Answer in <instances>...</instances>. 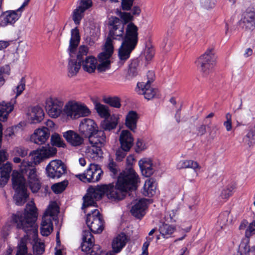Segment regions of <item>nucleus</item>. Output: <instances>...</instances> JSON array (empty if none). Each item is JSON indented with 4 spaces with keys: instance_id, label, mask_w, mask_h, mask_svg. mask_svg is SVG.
I'll list each match as a JSON object with an SVG mask.
<instances>
[{
    "instance_id": "obj_1",
    "label": "nucleus",
    "mask_w": 255,
    "mask_h": 255,
    "mask_svg": "<svg viewBox=\"0 0 255 255\" xmlns=\"http://www.w3.org/2000/svg\"><path fill=\"white\" fill-rule=\"evenodd\" d=\"M139 178L134 169L126 168L119 175L116 184L110 183L90 187L83 197L82 209L90 206H95L96 201L100 200L106 195L112 200H120L124 198L126 192L135 190L138 187Z\"/></svg>"
},
{
    "instance_id": "obj_2",
    "label": "nucleus",
    "mask_w": 255,
    "mask_h": 255,
    "mask_svg": "<svg viewBox=\"0 0 255 255\" xmlns=\"http://www.w3.org/2000/svg\"><path fill=\"white\" fill-rule=\"evenodd\" d=\"M37 208L33 203L27 204L24 212L18 211L12 216L13 222L16 224V228L22 229L26 233V236L21 239L17 246V251L15 255H32L27 253L26 238L31 233H37V226L35 221L37 218Z\"/></svg>"
},
{
    "instance_id": "obj_3",
    "label": "nucleus",
    "mask_w": 255,
    "mask_h": 255,
    "mask_svg": "<svg viewBox=\"0 0 255 255\" xmlns=\"http://www.w3.org/2000/svg\"><path fill=\"white\" fill-rule=\"evenodd\" d=\"M86 224L90 230H84L82 232V243L81 245L82 251L85 255H101L102 251L98 245H94L93 233H101L104 228V221L102 216L97 209L91 211L87 214Z\"/></svg>"
},
{
    "instance_id": "obj_4",
    "label": "nucleus",
    "mask_w": 255,
    "mask_h": 255,
    "mask_svg": "<svg viewBox=\"0 0 255 255\" xmlns=\"http://www.w3.org/2000/svg\"><path fill=\"white\" fill-rule=\"evenodd\" d=\"M31 155V154H30ZM32 161L23 160L20 166L21 175L27 176L29 187L33 193H37L41 188V183L37 174L35 165L39 163L42 158L40 155L35 153L32 155Z\"/></svg>"
},
{
    "instance_id": "obj_5",
    "label": "nucleus",
    "mask_w": 255,
    "mask_h": 255,
    "mask_svg": "<svg viewBox=\"0 0 255 255\" xmlns=\"http://www.w3.org/2000/svg\"><path fill=\"white\" fill-rule=\"evenodd\" d=\"M13 188L15 191L13 199L17 205L21 206L25 203L28 197L27 193L26 180L23 176L16 171L12 174Z\"/></svg>"
},
{
    "instance_id": "obj_6",
    "label": "nucleus",
    "mask_w": 255,
    "mask_h": 255,
    "mask_svg": "<svg viewBox=\"0 0 255 255\" xmlns=\"http://www.w3.org/2000/svg\"><path fill=\"white\" fill-rule=\"evenodd\" d=\"M216 60V57L212 48H208L197 59L196 61L197 66L204 77L208 76L213 72Z\"/></svg>"
},
{
    "instance_id": "obj_7",
    "label": "nucleus",
    "mask_w": 255,
    "mask_h": 255,
    "mask_svg": "<svg viewBox=\"0 0 255 255\" xmlns=\"http://www.w3.org/2000/svg\"><path fill=\"white\" fill-rule=\"evenodd\" d=\"M59 212L58 208L55 204L50 205L42 217L40 227V233L43 236H48L53 231L52 220L57 219Z\"/></svg>"
},
{
    "instance_id": "obj_8",
    "label": "nucleus",
    "mask_w": 255,
    "mask_h": 255,
    "mask_svg": "<svg viewBox=\"0 0 255 255\" xmlns=\"http://www.w3.org/2000/svg\"><path fill=\"white\" fill-rule=\"evenodd\" d=\"M114 51V47L112 40L108 38L104 45L103 51L98 55L99 63L97 64V69L99 72H103L109 69L111 67V57Z\"/></svg>"
},
{
    "instance_id": "obj_9",
    "label": "nucleus",
    "mask_w": 255,
    "mask_h": 255,
    "mask_svg": "<svg viewBox=\"0 0 255 255\" xmlns=\"http://www.w3.org/2000/svg\"><path fill=\"white\" fill-rule=\"evenodd\" d=\"M103 171L98 165L91 163L83 174H79L76 176L85 182H95L100 180Z\"/></svg>"
},
{
    "instance_id": "obj_10",
    "label": "nucleus",
    "mask_w": 255,
    "mask_h": 255,
    "mask_svg": "<svg viewBox=\"0 0 255 255\" xmlns=\"http://www.w3.org/2000/svg\"><path fill=\"white\" fill-rule=\"evenodd\" d=\"M110 29L109 36L107 37L115 39L123 38L124 24L118 17H112L109 20ZM112 41V40H111Z\"/></svg>"
},
{
    "instance_id": "obj_11",
    "label": "nucleus",
    "mask_w": 255,
    "mask_h": 255,
    "mask_svg": "<svg viewBox=\"0 0 255 255\" xmlns=\"http://www.w3.org/2000/svg\"><path fill=\"white\" fill-rule=\"evenodd\" d=\"M47 175L51 178H59L66 173V167L60 160H53L46 166Z\"/></svg>"
},
{
    "instance_id": "obj_12",
    "label": "nucleus",
    "mask_w": 255,
    "mask_h": 255,
    "mask_svg": "<svg viewBox=\"0 0 255 255\" xmlns=\"http://www.w3.org/2000/svg\"><path fill=\"white\" fill-rule=\"evenodd\" d=\"M63 105V102L57 99L49 98L46 101L45 108L51 117L56 118L61 113Z\"/></svg>"
},
{
    "instance_id": "obj_13",
    "label": "nucleus",
    "mask_w": 255,
    "mask_h": 255,
    "mask_svg": "<svg viewBox=\"0 0 255 255\" xmlns=\"http://www.w3.org/2000/svg\"><path fill=\"white\" fill-rule=\"evenodd\" d=\"M149 82H139L137 84L136 92L140 95H144V98L150 100L158 96V91L157 89L152 88Z\"/></svg>"
},
{
    "instance_id": "obj_14",
    "label": "nucleus",
    "mask_w": 255,
    "mask_h": 255,
    "mask_svg": "<svg viewBox=\"0 0 255 255\" xmlns=\"http://www.w3.org/2000/svg\"><path fill=\"white\" fill-rule=\"evenodd\" d=\"M16 103L15 99H12L10 102L6 103L2 101L0 103V121L4 122L7 119L8 114L13 110V105ZM2 125L0 123V143L2 137Z\"/></svg>"
},
{
    "instance_id": "obj_15",
    "label": "nucleus",
    "mask_w": 255,
    "mask_h": 255,
    "mask_svg": "<svg viewBox=\"0 0 255 255\" xmlns=\"http://www.w3.org/2000/svg\"><path fill=\"white\" fill-rule=\"evenodd\" d=\"M138 27L132 22H129L126 29L123 41L136 45L138 41Z\"/></svg>"
},
{
    "instance_id": "obj_16",
    "label": "nucleus",
    "mask_w": 255,
    "mask_h": 255,
    "mask_svg": "<svg viewBox=\"0 0 255 255\" xmlns=\"http://www.w3.org/2000/svg\"><path fill=\"white\" fill-rule=\"evenodd\" d=\"M97 125L94 121L90 119H83L79 125V131L85 137H89L97 129Z\"/></svg>"
},
{
    "instance_id": "obj_17",
    "label": "nucleus",
    "mask_w": 255,
    "mask_h": 255,
    "mask_svg": "<svg viewBox=\"0 0 255 255\" xmlns=\"http://www.w3.org/2000/svg\"><path fill=\"white\" fill-rule=\"evenodd\" d=\"M63 136L72 146L79 147L84 143V138L79 133L72 130L63 132Z\"/></svg>"
},
{
    "instance_id": "obj_18",
    "label": "nucleus",
    "mask_w": 255,
    "mask_h": 255,
    "mask_svg": "<svg viewBox=\"0 0 255 255\" xmlns=\"http://www.w3.org/2000/svg\"><path fill=\"white\" fill-rule=\"evenodd\" d=\"M21 16V13L16 10H8L2 13L0 16V25L5 26L13 24Z\"/></svg>"
},
{
    "instance_id": "obj_19",
    "label": "nucleus",
    "mask_w": 255,
    "mask_h": 255,
    "mask_svg": "<svg viewBox=\"0 0 255 255\" xmlns=\"http://www.w3.org/2000/svg\"><path fill=\"white\" fill-rule=\"evenodd\" d=\"M92 5L91 0H81L79 6L73 13V19L76 24H79L84 15V12Z\"/></svg>"
},
{
    "instance_id": "obj_20",
    "label": "nucleus",
    "mask_w": 255,
    "mask_h": 255,
    "mask_svg": "<svg viewBox=\"0 0 255 255\" xmlns=\"http://www.w3.org/2000/svg\"><path fill=\"white\" fill-rule=\"evenodd\" d=\"M50 132L47 128L37 129L31 136V140L36 144H42L44 143L49 138Z\"/></svg>"
},
{
    "instance_id": "obj_21",
    "label": "nucleus",
    "mask_w": 255,
    "mask_h": 255,
    "mask_svg": "<svg viewBox=\"0 0 255 255\" xmlns=\"http://www.w3.org/2000/svg\"><path fill=\"white\" fill-rule=\"evenodd\" d=\"M120 146L126 150H130L133 145V137L129 131L123 130L119 136Z\"/></svg>"
},
{
    "instance_id": "obj_22",
    "label": "nucleus",
    "mask_w": 255,
    "mask_h": 255,
    "mask_svg": "<svg viewBox=\"0 0 255 255\" xmlns=\"http://www.w3.org/2000/svg\"><path fill=\"white\" fill-rule=\"evenodd\" d=\"M147 208L146 200L142 199L137 201L130 210L132 215L138 219H140L145 214Z\"/></svg>"
},
{
    "instance_id": "obj_23",
    "label": "nucleus",
    "mask_w": 255,
    "mask_h": 255,
    "mask_svg": "<svg viewBox=\"0 0 255 255\" xmlns=\"http://www.w3.org/2000/svg\"><path fill=\"white\" fill-rule=\"evenodd\" d=\"M80 36L79 30L77 27L71 30V37L70 41L69 53L71 58H73L75 54V51L79 43Z\"/></svg>"
},
{
    "instance_id": "obj_24",
    "label": "nucleus",
    "mask_w": 255,
    "mask_h": 255,
    "mask_svg": "<svg viewBox=\"0 0 255 255\" xmlns=\"http://www.w3.org/2000/svg\"><path fill=\"white\" fill-rule=\"evenodd\" d=\"M28 120L31 124H37L41 122L44 116L42 109L39 107H34L28 114Z\"/></svg>"
},
{
    "instance_id": "obj_25",
    "label": "nucleus",
    "mask_w": 255,
    "mask_h": 255,
    "mask_svg": "<svg viewBox=\"0 0 255 255\" xmlns=\"http://www.w3.org/2000/svg\"><path fill=\"white\" fill-rule=\"evenodd\" d=\"M91 145L103 146L106 143V136L104 130L97 129L88 137Z\"/></svg>"
},
{
    "instance_id": "obj_26",
    "label": "nucleus",
    "mask_w": 255,
    "mask_h": 255,
    "mask_svg": "<svg viewBox=\"0 0 255 255\" xmlns=\"http://www.w3.org/2000/svg\"><path fill=\"white\" fill-rule=\"evenodd\" d=\"M127 242V237L125 233H122L114 238L112 247L115 253H119L126 246Z\"/></svg>"
},
{
    "instance_id": "obj_27",
    "label": "nucleus",
    "mask_w": 255,
    "mask_h": 255,
    "mask_svg": "<svg viewBox=\"0 0 255 255\" xmlns=\"http://www.w3.org/2000/svg\"><path fill=\"white\" fill-rule=\"evenodd\" d=\"M138 165L142 174L145 177H150L154 171L150 159H141L138 161Z\"/></svg>"
},
{
    "instance_id": "obj_28",
    "label": "nucleus",
    "mask_w": 255,
    "mask_h": 255,
    "mask_svg": "<svg viewBox=\"0 0 255 255\" xmlns=\"http://www.w3.org/2000/svg\"><path fill=\"white\" fill-rule=\"evenodd\" d=\"M246 29H253L255 28V11L247 10L244 14L241 20Z\"/></svg>"
},
{
    "instance_id": "obj_29",
    "label": "nucleus",
    "mask_w": 255,
    "mask_h": 255,
    "mask_svg": "<svg viewBox=\"0 0 255 255\" xmlns=\"http://www.w3.org/2000/svg\"><path fill=\"white\" fill-rule=\"evenodd\" d=\"M135 45L123 41L119 49V57L121 61H125L130 56L131 51L135 48Z\"/></svg>"
},
{
    "instance_id": "obj_30",
    "label": "nucleus",
    "mask_w": 255,
    "mask_h": 255,
    "mask_svg": "<svg viewBox=\"0 0 255 255\" xmlns=\"http://www.w3.org/2000/svg\"><path fill=\"white\" fill-rule=\"evenodd\" d=\"M97 59L93 56H86L81 62L83 69L89 73L95 72L97 68Z\"/></svg>"
},
{
    "instance_id": "obj_31",
    "label": "nucleus",
    "mask_w": 255,
    "mask_h": 255,
    "mask_svg": "<svg viewBox=\"0 0 255 255\" xmlns=\"http://www.w3.org/2000/svg\"><path fill=\"white\" fill-rule=\"evenodd\" d=\"M139 119L137 113L134 111L128 112L126 116L125 125L131 130L134 131L136 128V124Z\"/></svg>"
},
{
    "instance_id": "obj_32",
    "label": "nucleus",
    "mask_w": 255,
    "mask_h": 255,
    "mask_svg": "<svg viewBox=\"0 0 255 255\" xmlns=\"http://www.w3.org/2000/svg\"><path fill=\"white\" fill-rule=\"evenodd\" d=\"M156 184L153 178H149L145 182L142 193L145 196L152 197L156 193Z\"/></svg>"
},
{
    "instance_id": "obj_33",
    "label": "nucleus",
    "mask_w": 255,
    "mask_h": 255,
    "mask_svg": "<svg viewBox=\"0 0 255 255\" xmlns=\"http://www.w3.org/2000/svg\"><path fill=\"white\" fill-rule=\"evenodd\" d=\"M77 108V102L75 101H69L65 105L63 112L68 118L76 119Z\"/></svg>"
},
{
    "instance_id": "obj_34",
    "label": "nucleus",
    "mask_w": 255,
    "mask_h": 255,
    "mask_svg": "<svg viewBox=\"0 0 255 255\" xmlns=\"http://www.w3.org/2000/svg\"><path fill=\"white\" fill-rule=\"evenodd\" d=\"M178 169L191 168L195 171L201 169V166L197 161L191 159L181 160L177 164Z\"/></svg>"
},
{
    "instance_id": "obj_35",
    "label": "nucleus",
    "mask_w": 255,
    "mask_h": 255,
    "mask_svg": "<svg viewBox=\"0 0 255 255\" xmlns=\"http://www.w3.org/2000/svg\"><path fill=\"white\" fill-rule=\"evenodd\" d=\"M118 124V119L115 116L111 117L110 120L105 119L101 124V128L106 131H110L116 128Z\"/></svg>"
},
{
    "instance_id": "obj_36",
    "label": "nucleus",
    "mask_w": 255,
    "mask_h": 255,
    "mask_svg": "<svg viewBox=\"0 0 255 255\" xmlns=\"http://www.w3.org/2000/svg\"><path fill=\"white\" fill-rule=\"evenodd\" d=\"M101 147L102 146L97 145H92L91 147L87 149V156L93 160L98 159L102 155Z\"/></svg>"
},
{
    "instance_id": "obj_37",
    "label": "nucleus",
    "mask_w": 255,
    "mask_h": 255,
    "mask_svg": "<svg viewBox=\"0 0 255 255\" xmlns=\"http://www.w3.org/2000/svg\"><path fill=\"white\" fill-rule=\"evenodd\" d=\"M81 63H79V62H77V60L75 59H70L68 65V76L73 77L75 76L78 72Z\"/></svg>"
},
{
    "instance_id": "obj_38",
    "label": "nucleus",
    "mask_w": 255,
    "mask_h": 255,
    "mask_svg": "<svg viewBox=\"0 0 255 255\" xmlns=\"http://www.w3.org/2000/svg\"><path fill=\"white\" fill-rule=\"evenodd\" d=\"M175 231L174 227L165 223L162 224L159 228L160 234L164 238L166 239L170 237Z\"/></svg>"
},
{
    "instance_id": "obj_39",
    "label": "nucleus",
    "mask_w": 255,
    "mask_h": 255,
    "mask_svg": "<svg viewBox=\"0 0 255 255\" xmlns=\"http://www.w3.org/2000/svg\"><path fill=\"white\" fill-rule=\"evenodd\" d=\"M90 114V110L84 104L77 102L76 119L80 117H87Z\"/></svg>"
},
{
    "instance_id": "obj_40",
    "label": "nucleus",
    "mask_w": 255,
    "mask_h": 255,
    "mask_svg": "<svg viewBox=\"0 0 255 255\" xmlns=\"http://www.w3.org/2000/svg\"><path fill=\"white\" fill-rule=\"evenodd\" d=\"M95 109L99 116L107 119L110 116L108 107L100 103H96L95 105Z\"/></svg>"
},
{
    "instance_id": "obj_41",
    "label": "nucleus",
    "mask_w": 255,
    "mask_h": 255,
    "mask_svg": "<svg viewBox=\"0 0 255 255\" xmlns=\"http://www.w3.org/2000/svg\"><path fill=\"white\" fill-rule=\"evenodd\" d=\"M68 184L67 180H64L53 184L51 186V189L55 194H59L62 192L66 188Z\"/></svg>"
},
{
    "instance_id": "obj_42",
    "label": "nucleus",
    "mask_w": 255,
    "mask_h": 255,
    "mask_svg": "<svg viewBox=\"0 0 255 255\" xmlns=\"http://www.w3.org/2000/svg\"><path fill=\"white\" fill-rule=\"evenodd\" d=\"M103 101L104 103L114 108H119L121 106L120 99L118 97L105 98Z\"/></svg>"
},
{
    "instance_id": "obj_43",
    "label": "nucleus",
    "mask_w": 255,
    "mask_h": 255,
    "mask_svg": "<svg viewBox=\"0 0 255 255\" xmlns=\"http://www.w3.org/2000/svg\"><path fill=\"white\" fill-rule=\"evenodd\" d=\"M230 217V212L227 211L220 215L218 222L220 223L221 228H223L224 226H226L228 224L232 223V219H229Z\"/></svg>"
},
{
    "instance_id": "obj_44",
    "label": "nucleus",
    "mask_w": 255,
    "mask_h": 255,
    "mask_svg": "<svg viewBox=\"0 0 255 255\" xmlns=\"http://www.w3.org/2000/svg\"><path fill=\"white\" fill-rule=\"evenodd\" d=\"M51 142L53 145L57 147H64L66 146V144L64 143L63 140L59 134L57 133H54L51 135Z\"/></svg>"
},
{
    "instance_id": "obj_45",
    "label": "nucleus",
    "mask_w": 255,
    "mask_h": 255,
    "mask_svg": "<svg viewBox=\"0 0 255 255\" xmlns=\"http://www.w3.org/2000/svg\"><path fill=\"white\" fill-rule=\"evenodd\" d=\"M27 44L25 42H20L16 49V54L19 57L25 58L27 54Z\"/></svg>"
},
{
    "instance_id": "obj_46",
    "label": "nucleus",
    "mask_w": 255,
    "mask_h": 255,
    "mask_svg": "<svg viewBox=\"0 0 255 255\" xmlns=\"http://www.w3.org/2000/svg\"><path fill=\"white\" fill-rule=\"evenodd\" d=\"M10 67L8 65H5L0 68V86H2L4 82V76L10 74Z\"/></svg>"
},
{
    "instance_id": "obj_47",
    "label": "nucleus",
    "mask_w": 255,
    "mask_h": 255,
    "mask_svg": "<svg viewBox=\"0 0 255 255\" xmlns=\"http://www.w3.org/2000/svg\"><path fill=\"white\" fill-rule=\"evenodd\" d=\"M241 252H243L245 255H255V246L250 247L248 244H242L240 247Z\"/></svg>"
},
{
    "instance_id": "obj_48",
    "label": "nucleus",
    "mask_w": 255,
    "mask_h": 255,
    "mask_svg": "<svg viewBox=\"0 0 255 255\" xmlns=\"http://www.w3.org/2000/svg\"><path fill=\"white\" fill-rule=\"evenodd\" d=\"M88 52V48L85 45H81L79 48V51L77 54V60L79 63L84 60V56H86Z\"/></svg>"
},
{
    "instance_id": "obj_49",
    "label": "nucleus",
    "mask_w": 255,
    "mask_h": 255,
    "mask_svg": "<svg viewBox=\"0 0 255 255\" xmlns=\"http://www.w3.org/2000/svg\"><path fill=\"white\" fill-rule=\"evenodd\" d=\"M57 152V149L53 147H42L41 150L40 154L43 155L45 157H49L52 156Z\"/></svg>"
},
{
    "instance_id": "obj_50",
    "label": "nucleus",
    "mask_w": 255,
    "mask_h": 255,
    "mask_svg": "<svg viewBox=\"0 0 255 255\" xmlns=\"http://www.w3.org/2000/svg\"><path fill=\"white\" fill-rule=\"evenodd\" d=\"M245 140L249 146L255 144V130H250L246 135Z\"/></svg>"
},
{
    "instance_id": "obj_51",
    "label": "nucleus",
    "mask_w": 255,
    "mask_h": 255,
    "mask_svg": "<svg viewBox=\"0 0 255 255\" xmlns=\"http://www.w3.org/2000/svg\"><path fill=\"white\" fill-rule=\"evenodd\" d=\"M138 63L136 61H132L129 65L128 74L131 77H135L137 74Z\"/></svg>"
},
{
    "instance_id": "obj_52",
    "label": "nucleus",
    "mask_w": 255,
    "mask_h": 255,
    "mask_svg": "<svg viewBox=\"0 0 255 255\" xmlns=\"http://www.w3.org/2000/svg\"><path fill=\"white\" fill-rule=\"evenodd\" d=\"M33 252L36 255H41L45 251V246L43 243H36L33 247Z\"/></svg>"
},
{
    "instance_id": "obj_53",
    "label": "nucleus",
    "mask_w": 255,
    "mask_h": 255,
    "mask_svg": "<svg viewBox=\"0 0 255 255\" xmlns=\"http://www.w3.org/2000/svg\"><path fill=\"white\" fill-rule=\"evenodd\" d=\"M129 151V150H126V149L120 146L116 152V160L118 161H122L127 155V152Z\"/></svg>"
},
{
    "instance_id": "obj_54",
    "label": "nucleus",
    "mask_w": 255,
    "mask_h": 255,
    "mask_svg": "<svg viewBox=\"0 0 255 255\" xmlns=\"http://www.w3.org/2000/svg\"><path fill=\"white\" fill-rule=\"evenodd\" d=\"M14 155L24 157L27 155L28 150L22 146L16 147L13 149Z\"/></svg>"
},
{
    "instance_id": "obj_55",
    "label": "nucleus",
    "mask_w": 255,
    "mask_h": 255,
    "mask_svg": "<svg viewBox=\"0 0 255 255\" xmlns=\"http://www.w3.org/2000/svg\"><path fill=\"white\" fill-rule=\"evenodd\" d=\"M11 170L12 167L11 163L7 162L0 167V173H1V175H5L9 177Z\"/></svg>"
},
{
    "instance_id": "obj_56",
    "label": "nucleus",
    "mask_w": 255,
    "mask_h": 255,
    "mask_svg": "<svg viewBox=\"0 0 255 255\" xmlns=\"http://www.w3.org/2000/svg\"><path fill=\"white\" fill-rule=\"evenodd\" d=\"M25 78L24 77H22L20 81H19V83L18 85L16 87V95L13 99H15L16 100V98L19 96L23 91L25 89Z\"/></svg>"
},
{
    "instance_id": "obj_57",
    "label": "nucleus",
    "mask_w": 255,
    "mask_h": 255,
    "mask_svg": "<svg viewBox=\"0 0 255 255\" xmlns=\"http://www.w3.org/2000/svg\"><path fill=\"white\" fill-rule=\"evenodd\" d=\"M233 189L234 188L232 186L227 187L224 189L221 193V197L223 199H228L231 196H232Z\"/></svg>"
},
{
    "instance_id": "obj_58",
    "label": "nucleus",
    "mask_w": 255,
    "mask_h": 255,
    "mask_svg": "<svg viewBox=\"0 0 255 255\" xmlns=\"http://www.w3.org/2000/svg\"><path fill=\"white\" fill-rule=\"evenodd\" d=\"M172 45V42L170 38H165L163 39L162 44V47L163 50L165 52H168L171 49V47Z\"/></svg>"
},
{
    "instance_id": "obj_59",
    "label": "nucleus",
    "mask_w": 255,
    "mask_h": 255,
    "mask_svg": "<svg viewBox=\"0 0 255 255\" xmlns=\"http://www.w3.org/2000/svg\"><path fill=\"white\" fill-rule=\"evenodd\" d=\"M201 4L202 7L209 9L215 6V2L214 0H201Z\"/></svg>"
},
{
    "instance_id": "obj_60",
    "label": "nucleus",
    "mask_w": 255,
    "mask_h": 255,
    "mask_svg": "<svg viewBox=\"0 0 255 255\" xmlns=\"http://www.w3.org/2000/svg\"><path fill=\"white\" fill-rule=\"evenodd\" d=\"M107 167L110 171L113 174V175H116L118 173V166L113 159L110 160Z\"/></svg>"
},
{
    "instance_id": "obj_61",
    "label": "nucleus",
    "mask_w": 255,
    "mask_h": 255,
    "mask_svg": "<svg viewBox=\"0 0 255 255\" xmlns=\"http://www.w3.org/2000/svg\"><path fill=\"white\" fill-rule=\"evenodd\" d=\"M255 234V220L253 221L249 226H248L247 229L246 231V236L247 238L250 237L252 235Z\"/></svg>"
},
{
    "instance_id": "obj_62",
    "label": "nucleus",
    "mask_w": 255,
    "mask_h": 255,
    "mask_svg": "<svg viewBox=\"0 0 255 255\" xmlns=\"http://www.w3.org/2000/svg\"><path fill=\"white\" fill-rule=\"evenodd\" d=\"M120 16L121 19L124 21L125 23H128L132 20V16L130 14V13L126 12H120Z\"/></svg>"
},
{
    "instance_id": "obj_63",
    "label": "nucleus",
    "mask_w": 255,
    "mask_h": 255,
    "mask_svg": "<svg viewBox=\"0 0 255 255\" xmlns=\"http://www.w3.org/2000/svg\"><path fill=\"white\" fill-rule=\"evenodd\" d=\"M152 239L153 238L152 237L146 238V241L143 244L142 246V255H148V247L150 244V243L152 241Z\"/></svg>"
},
{
    "instance_id": "obj_64",
    "label": "nucleus",
    "mask_w": 255,
    "mask_h": 255,
    "mask_svg": "<svg viewBox=\"0 0 255 255\" xmlns=\"http://www.w3.org/2000/svg\"><path fill=\"white\" fill-rule=\"evenodd\" d=\"M206 132V127L204 124L200 125L196 128V134L198 136H202Z\"/></svg>"
}]
</instances>
